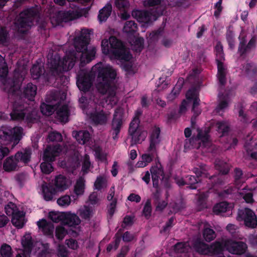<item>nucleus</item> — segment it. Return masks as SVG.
Listing matches in <instances>:
<instances>
[{"instance_id":"obj_1","label":"nucleus","mask_w":257,"mask_h":257,"mask_svg":"<svg viewBox=\"0 0 257 257\" xmlns=\"http://www.w3.org/2000/svg\"><path fill=\"white\" fill-rule=\"evenodd\" d=\"M116 72L110 66L99 68L96 83V88L99 93L106 94L107 99L111 103H115L116 86L114 83Z\"/></svg>"},{"instance_id":"obj_2","label":"nucleus","mask_w":257,"mask_h":257,"mask_svg":"<svg viewBox=\"0 0 257 257\" xmlns=\"http://www.w3.org/2000/svg\"><path fill=\"white\" fill-rule=\"evenodd\" d=\"M23 79L22 76L17 77L15 74L13 78H9L6 80L5 90L8 93L9 97L14 99L25 98L31 101L33 100L37 93V87L32 83H29L21 90Z\"/></svg>"},{"instance_id":"obj_3","label":"nucleus","mask_w":257,"mask_h":257,"mask_svg":"<svg viewBox=\"0 0 257 257\" xmlns=\"http://www.w3.org/2000/svg\"><path fill=\"white\" fill-rule=\"evenodd\" d=\"M90 35L88 29H82L78 36L74 39V46L76 52H74L75 59L80 57V64L82 66L90 63L95 58L96 49L94 47L88 49L89 44Z\"/></svg>"},{"instance_id":"obj_4","label":"nucleus","mask_w":257,"mask_h":257,"mask_svg":"<svg viewBox=\"0 0 257 257\" xmlns=\"http://www.w3.org/2000/svg\"><path fill=\"white\" fill-rule=\"evenodd\" d=\"M101 50L104 54L109 55L111 58L121 62H127L132 58L130 50L121 41L114 36H111L108 40L102 41Z\"/></svg>"},{"instance_id":"obj_5","label":"nucleus","mask_w":257,"mask_h":257,"mask_svg":"<svg viewBox=\"0 0 257 257\" xmlns=\"http://www.w3.org/2000/svg\"><path fill=\"white\" fill-rule=\"evenodd\" d=\"M10 116L13 120L25 121L28 124L33 123L36 120V112L27 104L15 101L10 113Z\"/></svg>"},{"instance_id":"obj_6","label":"nucleus","mask_w":257,"mask_h":257,"mask_svg":"<svg viewBox=\"0 0 257 257\" xmlns=\"http://www.w3.org/2000/svg\"><path fill=\"white\" fill-rule=\"evenodd\" d=\"M53 184L54 186L49 184L42 186L44 198L46 201L52 200L57 193L66 190L69 187V180L66 176L60 174L55 176Z\"/></svg>"},{"instance_id":"obj_7","label":"nucleus","mask_w":257,"mask_h":257,"mask_svg":"<svg viewBox=\"0 0 257 257\" xmlns=\"http://www.w3.org/2000/svg\"><path fill=\"white\" fill-rule=\"evenodd\" d=\"M61 151V147L60 144L53 146H48L44 151L42 162L40 165L41 170L42 173L45 174H49L53 171V167L51 164L55 160V157Z\"/></svg>"},{"instance_id":"obj_8","label":"nucleus","mask_w":257,"mask_h":257,"mask_svg":"<svg viewBox=\"0 0 257 257\" xmlns=\"http://www.w3.org/2000/svg\"><path fill=\"white\" fill-rule=\"evenodd\" d=\"M193 172L196 176L187 175L185 177V184L189 185V188L191 189H196L197 188V184L200 181V177L207 178L208 173L207 172L206 166L202 164L199 168H194Z\"/></svg>"},{"instance_id":"obj_9","label":"nucleus","mask_w":257,"mask_h":257,"mask_svg":"<svg viewBox=\"0 0 257 257\" xmlns=\"http://www.w3.org/2000/svg\"><path fill=\"white\" fill-rule=\"evenodd\" d=\"M124 117L123 110L122 108L118 107L115 109L111 122V130L113 131V139L118 138L121 128L122 126Z\"/></svg>"},{"instance_id":"obj_10","label":"nucleus","mask_w":257,"mask_h":257,"mask_svg":"<svg viewBox=\"0 0 257 257\" xmlns=\"http://www.w3.org/2000/svg\"><path fill=\"white\" fill-rule=\"evenodd\" d=\"M76 78V84L79 89L84 93L88 92L92 85L90 75L81 70L77 74Z\"/></svg>"},{"instance_id":"obj_11","label":"nucleus","mask_w":257,"mask_h":257,"mask_svg":"<svg viewBox=\"0 0 257 257\" xmlns=\"http://www.w3.org/2000/svg\"><path fill=\"white\" fill-rule=\"evenodd\" d=\"M225 249L230 253L241 255L244 254L247 248L246 244L241 241H236L231 239L225 240Z\"/></svg>"},{"instance_id":"obj_12","label":"nucleus","mask_w":257,"mask_h":257,"mask_svg":"<svg viewBox=\"0 0 257 257\" xmlns=\"http://www.w3.org/2000/svg\"><path fill=\"white\" fill-rule=\"evenodd\" d=\"M239 43L238 47V53L240 57H244L246 54L250 51L251 49L255 47L256 40L254 37L249 41L247 44L246 36H239L238 37Z\"/></svg>"},{"instance_id":"obj_13","label":"nucleus","mask_w":257,"mask_h":257,"mask_svg":"<svg viewBox=\"0 0 257 257\" xmlns=\"http://www.w3.org/2000/svg\"><path fill=\"white\" fill-rule=\"evenodd\" d=\"M239 43L238 47V53L240 57H244L246 54L250 51L251 49L255 47L256 40L254 37L249 41L247 44L246 36H239L238 37Z\"/></svg>"},{"instance_id":"obj_14","label":"nucleus","mask_w":257,"mask_h":257,"mask_svg":"<svg viewBox=\"0 0 257 257\" xmlns=\"http://www.w3.org/2000/svg\"><path fill=\"white\" fill-rule=\"evenodd\" d=\"M139 126L130 125L128 128V134L131 136V145L133 146L137 144H141L147 136V133L141 131L139 128Z\"/></svg>"},{"instance_id":"obj_15","label":"nucleus","mask_w":257,"mask_h":257,"mask_svg":"<svg viewBox=\"0 0 257 257\" xmlns=\"http://www.w3.org/2000/svg\"><path fill=\"white\" fill-rule=\"evenodd\" d=\"M32 24V21L29 20V18L26 17L25 15H22V12L19 14L14 22L16 30L19 33L23 34L26 33L27 30L26 29L31 27Z\"/></svg>"},{"instance_id":"obj_16","label":"nucleus","mask_w":257,"mask_h":257,"mask_svg":"<svg viewBox=\"0 0 257 257\" xmlns=\"http://www.w3.org/2000/svg\"><path fill=\"white\" fill-rule=\"evenodd\" d=\"M238 216L244 220L245 226L254 228L257 225V220L254 213L249 208H245L238 212Z\"/></svg>"},{"instance_id":"obj_17","label":"nucleus","mask_w":257,"mask_h":257,"mask_svg":"<svg viewBox=\"0 0 257 257\" xmlns=\"http://www.w3.org/2000/svg\"><path fill=\"white\" fill-rule=\"evenodd\" d=\"M161 130L160 127L155 126L152 130L150 137V146L148 149V152H156V146L161 142Z\"/></svg>"},{"instance_id":"obj_18","label":"nucleus","mask_w":257,"mask_h":257,"mask_svg":"<svg viewBox=\"0 0 257 257\" xmlns=\"http://www.w3.org/2000/svg\"><path fill=\"white\" fill-rule=\"evenodd\" d=\"M150 172L153 181V186L154 188H158L159 186V180L162 178L163 180L165 178V174L163 169L162 167L154 166L150 169Z\"/></svg>"},{"instance_id":"obj_19","label":"nucleus","mask_w":257,"mask_h":257,"mask_svg":"<svg viewBox=\"0 0 257 257\" xmlns=\"http://www.w3.org/2000/svg\"><path fill=\"white\" fill-rule=\"evenodd\" d=\"M39 228L42 229L44 234L50 238H54V225L53 223L47 222L46 219H42L37 222Z\"/></svg>"},{"instance_id":"obj_20","label":"nucleus","mask_w":257,"mask_h":257,"mask_svg":"<svg viewBox=\"0 0 257 257\" xmlns=\"http://www.w3.org/2000/svg\"><path fill=\"white\" fill-rule=\"evenodd\" d=\"M63 223L70 227H76L80 223L79 217L74 213L64 212L62 214Z\"/></svg>"},{"instance_id":"obj_21","label":"nucleus","mask_w":257,"mask_h":257,"mask_svg":"<svg viewBox=\"0 0 257 257\" xmlns=\"http://www.w3.org/2000/svg\"><path fill=\"white\" fill-rule=\"evenodd\" d=\"M60 62V57L57 56H54L49 60L48 63L50 69V72L52 75L58 74L63 70V67L61 65Z\"/></svg>"},{"instance_id":"obj_22","label":"nucleus","mask_w":257,"mask_h":257,"mask_svg":"<svg viewBox=\"0 0 257 257\" xmlns=\"http://www.w3.org/2000/svg\"><path fill=\"white\" fill-rule=\"evenodd\" d=\"M89 118L95 124H105L107 120V117L103 110L100 111H95L89 114Z\"/></svg>"},{"instance_id":"obj_23","label":"nucleus","mask_w":257,"mask_h":257,"mask_svg":"<svg viewBox=\"0 0 257 257\" xmlns=\"http://www.w3.org/2000/svg\"><path fill=\"white\" fill-rule=\"evenodd\" d=\"M78 13L74 11L60 12L57 16L58 23L68 22L78 18Z\"/></svg>"},{"instance_id":"obj_24","label":"nucleus","mask_w":257,"mask_h":257,"mask_svg":"<svg viewBox=\"0 0 257 257\" xmlns=\"http://www.w3.org/2000/svg\"><path fill=\"white\" fill-rule=\"evenodd\" d=\"M40 11L41 7L38 5H35V6L23 10L22 11V14L28 17L29 20L32 21L33 23L34 19L40 17Z\"/></svg>"},{"instance_id":"obj_25","label":"nucleus","mask_w":257,"mask_h":257,"mask_svg":"<svg viewBox=\"0 0 257 257\" xmlns=\"http://www.w3.org/2000/svg\"><path fill=\"white\" fill-rule=\"evenodd\" d=\"M224 249H225V241H215L209 245L208 255H218L222 254Z\"/></svg>"},{"instance_id":"obj_26","label":"nucleus","mask_w":257,"mask_h":257,"mask_svg":"<svg viewBox=\"0 0 257 257\" xmlns=\"http://www.w3.org/2000/svg\"><path fill=\"white\" fill-rule=\"evenodd\" d=\"M207 178H208V180L206 181L207 184L209 189H212L215 186L222 185L224 183V177L220 174L210 176L208 174Z\"/></svg>"},{"instance_id":"obj_27","label":"nucleus","mask_w":257,"mask_h":257,"mask_svg":"<svg viewBox=\"0 0 257 257\" xmlns=\"http://www.w3.org/2000/svg\"><path fill=\"white\" fill-rule=\"evenodd\" d=\"M56 110V118L60 122L65 123L68 121L69 110L67 105H63Z\"/></svg>"},{"instance_id":"obj_28","label":"nucleus","mask_w":257,"mask_h":257,"mask_svg":"<svg viewBox=\"0 0 257 257\" xmlns=\"http://www.w3.org/2000/svg\"><path fill=\"white\" fill-rule=\"evenodd\" d=\"M25 213L23 211H16L12 218L13 225L18 228H22L25 224Z\"/></svg>"},{"instance_id":"obj_29","label":"nucleus","mask_w":257,"mask_h":257,"mask_svg":"<svg viewBox=\"0 0 257 257\" xmlns=\"http://www.w3.org/2000/svg\"><path fill=\"white\" fill-rule=\"evenodd\" d=\"M73 136L80 144H85L88 142L91 138L90 134L87 131H73Z\"/></svg>"},{"instance_id":"obj_30","label":"nucleus","mask_w":257,"mask_h":257,"mask_svg":"<svg viewBox=\"0 0 257 257\" xmlns=\"http://www.w3.org/2000/svg\"><path fill=\"white\" fill-rule=\"evenodd\" d=\"M32 77L33 79H38L41 76L44 78L46 77L45 76V70L43 65L41 64H34L30 70Z\"/></svg>"},{"instance_id":"obj_31","label":"nucleus","mask_w":257,"mask_h":257,"mask_svg":"<svg viewBox=\"0 0 257 257\" xmlns=\"http://www.w3.org/2000/svg\"><path fill=\"white\" fill-rule=\"evenodd\" d=\"M132 16L139 22L146 23L150 21L151 13L145 10H136L132 12Z\"/></svg>"},{"instance_id":"obj_32","label":"nucleus","mask_w":257,"mask_h":257,"mask_svg":"<svg viewBox=\"0 0 257 257\" xmlns=\"http://www.w3.org/2000/svg\"><path fill=\"white\" fill-rule=\"evenodd\" d=\"M193 246L196 252L201 254L208 255L209 245L200 239H196L193 243Z\"/></svg>"},{"instance_id":"obj_33","label":"nucleus","mask_w":257,"mask_h":257,"mask_svg":"<svg viewBox=\"0 0 257 257\" xmlns=\"http://www.w3.org/2000/svg\"><path fill=\"white\" fill-rule=\"evenodd\" d=\"M112 11L111 4H107L102 9L99 10L98 15V19L100 22H105L110 16Z\"/></svg>"},{"instance_id":"obj_34","label":"nucleus","mask_w":257,"mask_h":257,"mask_svg":"<svg viewBox=\"0 0 257 257\" xmlns=\"http://www.w3.org/2000/svg\"><path fill=\"white\" fill-rule=\"evenodd\" d=\"M18 163L13 156H10L6 159L3 164V168L6 172H12L16 170Z\"/></svg>"},{"instance_id":"obj_35","label":"nucleus","mask_w":257,"mask_h":257,"mask_svg":"<svg viewBox=\"0 0 257 257\" xmlns=\"http://www.w3.org/2000/svg\"><path fill=\"white\" fill-rule=\"evenodd\" d=\"M22 243L24 249L23 255L24 257H28L30 256L33 247V242L32 237L28 236L22 240Z\"/></svg>"},{"instance_id":"obj_36","label":"nucleus","mask_w":257,"mask_h":257,"mask_svg":"<svg viewBox=\"0 0 257 257\" xmlns=\"http://www.w3.org/2000/svg\"><path fill=\"white\" fill-rule=\"evenodd\" d=\"M114 241L109 243L106 247V251L109 252L113 248L116 250L118 248L121 239V229H119L115 234L113 237Z\"/></svg>"},{"instance_id":"obj_37","label":"nucleus","mask_w":257,"mask_h":257,"mask_svg":"<svg viewBox=\"0 0 257 257\" xmlns=\"http://www.w3.org/2000/svg\"><path fill=\"white\" fill-rule=\"evenodd\" d=\"M31 152L29 150H25L24 152H18L14 157L18 163L20 161L27 164L30 161Z\"/></svg>"},{"instance_id":"obj_38","label":"nucleus","mask_w":257,"mask_h":257,"mask_svg":"<svg viewBox=\"0 0 257 257\" xmlns=\"http://www.w3.org/2000/svg\"><path fill=\"white\" fill-rule=\"evenodd\" d=\"M84 180L82 178L79 179L74 186V191L75 195H72V198L75 200L77 196L83 194L84 191Z\"/></svg>"},{"instance_id":"obj_39","label":"nucleus","mask_w":257,"mask_h":257,"mask_svg":"<svg viewBox=\"0 0 257 257\" xmlns=\"http://www.w3.org/2000/svg\"><path fill=\"white\" fill-rule=\"evenodd\" d=\"M9 40V31L6 27L0 26V45L7 46Z\"/></svg>"},{"instance_id":"obj_40","label":"nucleus","mask_w":257,"mask_h":257,"mask_svg":"<svg viewBox=\"0 0 257 257\" xmlns=\"http://www.w3.org/2000/svg\"><path fill=\"white\" fill-rule=\"evenodd\" d=\"M137 30V24L134 21H126L123 28V31L124 33L131 35H133L136 33Z\"/></svg>"},{"instance_id":"obj_41","label":"nucleus","mask_w":257,"mask_h":257,"mask_svg":"<svg viewBox=\"0 0 257 257\" xmlns=\"http://www.w3.org/2000/svg\"><path fill=\"white\" fill-rule=\"evenodd\" d=\"M150 154H145L142 156V161L138 162L137 165L139 167H144L147 165L151 162L154 157V155L156 152H149Z\"/></svg>"},{"instance_id":"obj_42","label":"nucleus","mask_w":257,"mask_h":257,"mask_svg":"<svg viewBox=\"0 0 257 257\" xmlns=\"http://www.w3.org/2000/svg\"><path fill=\"white\" fill-rule=\"evenodd\" d=\"M217 131L221 134V137L227 136L229 131L230 127L225 121H218L216 123Z\"/></svg>"},{"instance_id":"obj_43","label":"nucleus","mask_w":257,"mask_h":257,"mask_svg":"<svg viewBox=\"0 0 257 257\" xmlns=\"http://www.w3.org/2000/svg\"><path fill=\"white\" fill-rule=\"evenodd\" d=\"M42 113L45 115H51L56 110L55 105L42 103L40 106Z\"/></svg>"},{"instance_id":"obj_44","label":"nucleus","mask_w":257,"mask_h":257,"mask_svg":"<svg viewBox=\"0 0 257 257\" xmlns=\"http://www.w3.org/2000/svg\"><path fill=\"white\" fill-rule=\"evenodd\" d=\"M215 167L219 171L221 175L227 174L230 170L229 165L223 161H219L217 163L216 162Z\"/></svg>"},{"instance_id":"obj_45","label":"nucleus","mask_w":257,"mask_h":257,"mask_svg":"<svg viewBox=\"0 0 257 257\" xmlns=\"http://www.w3.org/2000/svg\"><path fill=\"white\" fill-rule=\"evenodd\" d=\"M228 206V204L226 202H221L214 206L213 211L215 214L218 215L221 213L225 212L227 210Z\"/></svg>"},{"instance_id":"obj_46","label":"nucleus","mask_w":257,"mask_h":257,"mask_svg":"<svg viewBox=\"0 0 257 257\" xmlns=\"http://www.w3.org/2000/svg\"><path fill=\"white\" fill-rule=\"evenodd\" d=\"M209 130L205 129L204 131L200 128L197 129L198 134L197 138L199 140L201 141L204 144L209 142Z\"/></svg>"},{"instance_id":"obj_47","label":"nucleus","mask_w":257,"mask_h":257,"mask_svg":"<svg viewBox=\"0 0 257 257\" xmlns=\"http://www.w3.org/2000/svg\"><path fill=\"white\" fill-rule=\"evenodd\" d=\"M152 207L151 204V199H148L146 201L143 207L142 214L147 219H148L150 218L152 215Z\"/></svg>"},{"instance_id":"obj_48","label":"nucleus","mask_w":257,"mask_h":257,"mask_svg":"<svg viewBox=\"0 0 257 257\" xmlns=\"http://www.w3.org/2000/svg\"><path fill=\"white\" fill-rule=\"evenodd\" d=\"M203 236L206 241L210 242L215 238L216 234L213 229L205 228L203 230Z\"/></svg>"},{"instance_id":"obj_49","label":"nucleus","mask_w":257,"mask_h":257,"mask_svg":"<svg viewBox=\"0 0 257 257\" xmlns=\"http://www.w3.org/2000/svg\"><path fill=\"white\" fill-rule=\"evenodd\" d=\"M214 51L216 55L215 61L224 60L223 46L218 43L215 47Z\"/></svg>"},{"instance_id":"obj_50","label":"nucleus","mask_w":257,"mask_h":257,"mask_svg":"<svg viewBox=\"0 0 257 257\" xmlns=\"http://www.w3.org/2000/svg\"><path fill=\"white\" fill-rule=\"evenodd\" d=\"M67 233V230L62 226H58L55 229V236L59 240H63Z\"/></svg>"},{"instance_id":"obj_51","label":"nucleus","mask_w":257,"mask_h":257,"mask_svg":"<svg viewBox=\"0 0 257 257\" xmlns=\"http://www.w3.org/2000/svg\"><path fill=\"white\" fill-rule=\"evenodd\" d=\"M245 73L249 77L254 76L257 73V68L251 63H246L243 66Z\"/></svg>"},{"instance_id":"obj_52","label":"nucleus","mask_w":257,"mask_h":257,"mask_svg":"<svg viewBox=\"0 0 257 257\" xmlns=\"http://www.w3.org/2000/svg\"><path fill=\"white\" fill-rule=\"evenodd\" d=\"M0 254L2 257H12V250L10 245L4 244L0 249Z\"/></svg>"},{"instance_id":"obj_53","label":"nucleus","mask_w":257,"mask_h":257,"mask_svg":"<svg viewBox=\"0 0 257 257\" xmlns=\"http://www.w3.org/2000/svg\"><path fill=\"white\" fill-rule=\"evenodd\" d=\"M174 249L177 253H184L188 251V246L186 242H180L174 245Z\"/></svg>"},{"instance_id":"obj_54","label":"nucleus","mask_w":257,"mask_h":257,"mask_svg":"<svg viewBox=\"0 0 257 257\" xmlns=\"http://www.w3.org/2000/svg\"><path fill=\"white\" fill-rule=\"evenodd\" d=\"M48 140L49 142H61L62 141L63 138L60 133L52 132L49 134Z\"/></svg>"},{"instance_id":"obj_55","label":"nucleus","mask_w":257,"mask_h":257,"mask_svg":"<svg viewBox=\"0 0 257 257\" xmlns=\"http://www.w3.org/2000/svg\"><path fill=\"white\" fill-rule=\"evenodd\" d=\"M226 39L229 47L232 50L235 47L234 35L232 31H227L226 34Z\"/></svg>"},{"instance_id":"obj_56","label":"nucleus","mask_w":257,"mask_h":257,"mask_svg":"<svg viewBox=\"0 0 257 257\" xmlns=\"http://www.w3.org/2000/svg\"><path fill=\"white\" fill-rule=\"evenodd\" d=\"M144 39L142 37L137 38L134 41V49L136 52L140 53L144 48Z\"/></svg>"},{"instance_id":"obj_57","label":"nucleus","mask_w":257,"mask_h":257,"mask_svg":"<svg viewBox=\"0 0 257 257\" xmlns=\"http://www.w3.org/2000/svg\"><path fill=\"white\" fill-rule=\"evenodd\" d=\"M143 113V110L141 108H138L135 111V116L131 121L130 125L139 126L140 123V117Z\"/></svg>"},{"instance_id":"obj_58","label":"nucleus","mask_w":257,"mask_h":257,"mask_svg":"<svg viewBox=\"0 0 257 257\" xmlns=\"http://www.w3.org/2000/svg\"><path fill=\"white\" fill-rule=\"evenodd\" d=\"M71 200L70 196L65 195L58 198L57 202L59 206H66L70 204Z\"/></svg>"},{"instance_id":"obj_59","label":"nucleus","mask_w":257,"mask_h":257,"mask_svg":"<svg viewBox=\"0 0 257 257\" xmlns=\"http://www.w3.org/2000/svg\"><path fill=\"white\" fill-rule=\"evenodd\" d=\"M182 87L181 86H175L171 92L168 95L167 98L169 101L174 100L180 94Z\"/></svg>"},{"instance_id":"obj_60","label":"nucleus","mask_w":257,"mask_h":257,"mask_svg":"<svg viewBox=\"0 0 257 257\" xmlns=\"http://www.w3.org/2000/svg\"><path fill=\"white\" fill-rule=\"evenodd\" d=\"M164 29L159 28L158 30L153 31L150 34V40L152 41H157L159 38L162 35Z\"/></svg>"},{"instance_id":"obj_61","label":"nucleus","mask_w":257,"mask_h":257,"mask_svg":"<svg viewBox=\"0 0 257 257\" xmlns=\"http://www.w3.org/2000/svg\"><path fill=\"white\" fill-rule=\"evenodd\" d=\"M62 71L58 74H55V76H58V77L56 78V80L58 83H60L62 86H66L69 82V78L66 76L62 74Z\"/></svg>"},{"instance_id":"obj_62","label":"nucleus","mask_w":257,"mask_h":257,"mask_svg":"<svg viewBox=\"0 0 257 257\" xmlns=\"http://www.w3.org/2000/svg\"><path fill=\"white\" fill-rule=\"evenodd\" d=\"M122 230L121 229V233ZM122 240L125 242H129L132 241L135 239V235L128 231H125L123 235L121 234Z\"/></svg>"},{"instance_id":"obj_63","label":"nucleus","mask_w":257,"mask_h":257,"mask_svg":"<svg viewBox=\"0 0 257 257\" xmlns=\"http://www.w3.org/2000/svg\"><path fill=\"white\" fill-rule=\"evenodd\" d=\"M156 206V211L162 212L167 206L168 203L165 200H159L154 203Z\"/></svg>"},{"instance_id":"obj_64","label":"nucleus","mask_w":257,"mask_h":257,"mask_svg":"<svg viewBox=\"0 0 257 257\" xmlns=\"http://www.w3.org/2000/svg\"><path fill=\"white\" fill-rule=\"evenodd\" d=\"M198 96V93L195 88L189 89L186 94V98L188 100H192Z\"/></svg>"}]
</instances>
